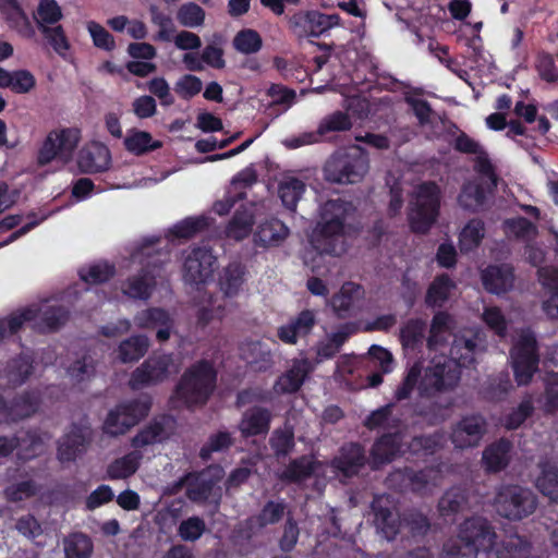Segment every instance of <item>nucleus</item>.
<instances>
[{
	"mask_svg": "<svg viewBox=\"0 0 558 558\" xmlns=\"http://www.w3.org/2000/svg\"><path fill=\"white\" fill-rule=\"evenodd\" d=\"M355 208L341 198L329 199L320 207L319 220L310 236L312 246L319 254L338 255V241L344 233L348 218Z\"/></svg>",
	"mask_w": 558,
	"mask_h": 558,
	"instance_id": "1",
	"label": "nucleus"
},
{
	"mask_svg": "<svg viewBox=\"0 0 558 558\" xmlns=\"http://www.w3.org/2000/svg\"><path fill=\"white\" fill-rule=\"evenodd\" d=\"M496 539L495 529L486 518H469L460 525L458 537L444 544L441 558H476L480 550L490 551Z\"/></svg>",
	"mask_w": 558,
	"mask_h": 558,
	"instance_id": "2",
	"label": "nucleus"
},
{
	"mask_svg": "<svg viewBox=\"0 0 558 558\" xmlns=\"http://www.w3.org/2000/svg\"><path fill=\"white\" fill-rule=\"evenodd\" d=\"M217 377L218 373L211 361H196L180 377L174 395L187 409L203 407L216 389Z\"/></svg>",
	"mask_w": 558,
	"mask_h": 558,
	"instance_id": "3",
	"label": "nucleus"
},
{
	"mask_svg": "<svg viewBox=\"0 0 558 558\" xmlns=\"http://www.w3.org/2000/svg\"><path fill=\"white\" fill-rule=\"evenodd\" d=\"M160 241L159 238L144 239L136 250V254L146 256L142 263V268L137 275L128 279L124 293L132 299L148 300L157 284V278L163 272L166 260L161 258V253L155 251V245Z\"/></svg>",
	"mask_w": 558,
	"mask_h": 558,
	"instance_id": "4",
	"label": "nucleus"
},
{
	"mask_svg": "<svg viewBox=\"0 0 558 558\" xmlns=\"http://www.w3.org/2000/svg\"><path fill=\"white\" fill-rule=\"evenodd\" d=\"M369 170V159L360 146H352L331 155L324 167L325 179L338 184H354Z\"/></svg>",
	"mask_w": 558,
	"mask_h": 558,
	"instance_id": "5",
	"label": "nucleus"
},
{
	"mask_svg": "<svg viewBox=\"0 0 558 558\" xmlns=\"http://www.w3.org/2000/svg\"><path fill=\"white\" fill-rule=\"evenodd\" d=\"M151 405L153 400L148 395L118 403L107 413L101 425L102 433L110 437L125 435L148 416Z\"/></svg>",
	"mask_w": 558,
	"mask_h": 558,
	"instance_id": "6",
	"label": "nucleus"
},
{
	"mask_svg": "<svg viewBox=\"0 0 558 558\" xmlns=\"http://www.w3.org/2000/svg\"><path fill=\"white\" fill-rule=\"evenodd\" d=\"M440 199L441 191L437 183L427 181L416 187L409 213L413 232L424 234L429 231L439 215Z\"/></svg>",
	"mask_w": 558,
	"mask_h": 558,
	"instance_id": "7",
	"label": "nucleus"
},
{
	"mask_svg": "<svg viewBox=\"0 0 558 558\" xmlns=\"http://www.w3.org/2000/svg\"><path fill=\"white\" fill-rule=\"evenodd\" d=\"M536 495L526 487L508 484L496 493L494 507L496 512L510 521H521L530 517L537 507Z\"/></svg>",
	"mask_w": 558,
	"mask_h": 558,
	"instance_id": "8",
	"label": "nucleus"
},
{
	"mask_svg": "<svg viewBox=\"0 0 558 558\" xmlns=\"http://www.w3.org/2000/svg\"><path fill=\"white\" fill-rule=\"evenodd\" d=\"M461 379V372L452 362H437L425 368L418 384V395L422 399H432L437 395L456 389Z\"/></svg>",
	"mask_w": 558,
	"mask_h": 558,
	"instance_id": "9",
	"label": "nucleus"
},
{
	"mask_svg": "<svg viewBox=\"0 0 558 558\" xmlns=\"http://www.w3.org/2000/svg\"><path fill=\"white\" fill-rule=\"evenodd\" d=\"M511 366L514 379L519 386L531 383L538 369L539 354L535 336L532 332H523L510 351Z\"/></svg>",
	"mask_w": 558,
	"mask_h": 558,
	"instance_id": "10",
	"label": "nucleus"
},
{
	"mask_svg": "<svg viewBox=\"0 0 558 558\" xmlns=\"http://www.w3.org/2000/svg\"><path fill=\"white\" fill-rule=\"evenodd\" d=\"M290 32L299 39L319 37L330 28L340 25L338 14H325L318 10H299L287 16Z\"/></svg>",
	"mask_w": 558,
	"mask_h": 558,
	"instance_id": "11",
	"label": "nucleus"
},
{
	"mask_svg": "<svg viewBox=\"0 0 558 558\" xmlns=\"http://www.w3.org/2000/svg\"><path fill=\"white\" fill-rule=\"evenodd\" d=\"M80 140L81 131L76 128L49 132L38 150V165L46 166L57 158L68 159L77 147Z\"/></svg>",
	"mask_w": 558,
	"mask_h": 558,
	"instance_id": "12",
	"label": "nucleus"
},
{
	"mask_svg": "<svg viewBox=\"0 0 558 558\" xmlns=\"http://www.w3.org/2000/svg\"><path fill=\"white\" fill-rule=\"evenodd\" d=\"M173 366L172 354L160 353L148 356L130 377V387L137 390L166 380Z\"/></svg>",
	"mask_w": 558,
	"mask_h": 558,
	"instance_id": "13",
	"label": "nucleus"
},
{
	"mask_svg": "<svg viewBox=\"0 0 558 558\" xmlns=\"http://www.w3.org/2000/svg\"><path fill=\"white\" fill-rule=\"evenodd\" d=\"M487 432V421L480 413L461 416L450 427L449 439L457 449H469L480 446Z\"/></svg>",
	"mask_w": 558,
	"mask_h": 558,
	"instance_id": "14",
	"label": "nucleus"
},
{
	"mask_svg": "<svg viewBox=\"0 0 558 558\" xmlns=\"http://www.w3.org/2000/svg\"><path fill=\"white\" fill-rule=\"evenodd\" d=\"M217 257L206 246L193 247L183 263V279L191 286H199L211 279Z\"/></svg>",
	"mask_w": 558,
	"mask_h": 558,
	"instance_id": "15",
	"label": "nucleus"
},
{
	"mask_svg": "<svg viewBox=\"0 0 558 558\" xmlns=\"http://www.w3.org/2000/svg\"><path fill=\"white\" fill-rule=\"evenodd\" d=\"M371 509L374 514V525L378 533L391 542L402 533V513L391 502L389 497H374Z\"/></svg>",
	"mask_w": 558,
	"mask_h": 558,
	"instance_id": "16",
	"label": "nucleus"
},
{
	"mask_svg": "<svg viewBox=\"0 0 558 558\" xmlns=\"http://www.w3.org/2000/svg\"><path fill=\"white\" fill-rule=\"evenodd\" d=\"M90 442V427L72 423L70 429L57 442V458L61 463L74 462L86 453Z\"/></svg>",
	"mask_w": 558,
	"mask_h": 558,
	"instance_id": "17",
	"label": "nucleus"
},
{
	"mask_svg": "<svg viewBox=\"0 0 558 558\" xmlns=\"http://www.w3.org/2000/svg\"><path fill=\"white\" fill-rule=\"evenodd\" d=\"M440 471L435 466H425L415 470L411 466H404L392 472L388 480L391 483H398L401 489H409L414 494L424 495L430 486H436L440 480Z\"/></svg>",
	"mask_w": 558,
	"mask_h": 558,
	"instance_id": "18",
	"label": "nucleus"
},
{
	"mask_svg": "<svg viewBox=\"0 0 558 558\" xmlns=\"http://www.w3.org/2000/svg\"><path fill=\"white\" fill-rule=\"evenodd\" d=\"M403 453V433L400 429L384 433L372 445L369 451L372 466L378 469Z\"/></svg>",
	"mask_w": 558,
	"mask_h": 558,
	"instance_id": "19",
	"label": "nucleus"
},
{
	"mask_svg": "<svg viewBox=\"0 0 558 558\" xmlns=\"http://www.w3.org/2000/svg\"><path fill=\"white\" fill-rule=\"evenodd\" d=\"M514 279V268L507 263L492 264L481 271L484 289L496 295L509 292L513 288Z\"/></svg>",
	"mask_w": 558,
	"mask_h": 558,
	"instance_id": "20",
	"label": "nucleus"
},
{
	"mask_svg": "<svg viewBox=\"0 0 558 558\" xmlns=\"http://www.w3.org/2000/svg\"><path fill=\"white\" fill-rule=\"evenodd\" d=\"M110 165V150L105 144L99 142L86 144L77 156V167L83 173H101L107 171Z\"/></svg>",
	"mask_w": 558,
	"mask_h": 558,
	"instance_id": "21",
	"label": "nucleus"
},
{
	"mask_svg": "<svg viewBox=\"0 0 558 558\" xmlns=\"http://www.w3.org/2000/svg\"><path fill=\"white\" fill-rule=\"evenodd\" d=\"M316 323L315 312L303 310L278 328L277 337L286 344H296L299 339L306 338L312 333Z\"/></svg>",
	"mask_w": 558,
	"mask_h": 558,
	"instance_id": "22",
	"label": "nucleus"
},
{
	"mask_svg": "<svg viewBox=\"0 0 558 558\" xmlns=\"http://www.w3.org/2000/svg\"><path fill=\"white\" fill-rule=\"evenodd\" d=\"M311 372L312 365L307 359L293 360L292 365L275 381V392L281 395L298 392Z\"/></svg>",
	"mask_w": 558,
	"mask_h": 558,
	"instance_id": "23",
	"label": "nucleus"
},
{
	"mask_svg": "<svg viewBox=\"0 0 558 558\" xmlns=\"http://www.w3.org/2000/svg\"><path fill=\"white\" fill-rule=\"evenodd\" d=\"M366 464L365 449L360 442H349L341 447L339 457L332 461L333 468L345 477L357 475Z\"/></svg>",
	"mask_w": 558,
	"mask_h": 558,
	"instance_id": "24",
	"label": "nucleus"
},
{
	"mask_svg": "<svg viewBox=\"0 0 558 558\" xmlns=\"http://www.w3.org/2000/svg\"><path fill=\"white\" fill-rule=\"evenodd\" d=\"M41 403V392L38 389H27L15 395L7 402L4 414L13 421H20L34 415Z\"/></svg>",
	"mask_w": 558,
	"mask_h": 558,
	"instance_id": "25",
	"label": "nucleus"
},
{
	"mask_svg": "<svg viewBox=\"0 0 558 558\" xmlns=\"http://www.w3.org/2000/svg\"><path fill=\"white\" fill-rule=\"evenodd\" d=\"M271 418V412L267 408L253 407L243 413L239 430L243 438L267 435Z\"/></svg>",
	"mask_w": 558,
	"mask_h": 558,
	"instance_id": "26",
	"label": "nucleus"
},
{
	"mask_svg": "<svg viewBox=\"0 0 558 558\" xmlns=\"http://www.w3.org/2000/svg\"><path fill=\"white\" fill-rule=\"evenodd\" d=\"M0 12L9 24L21 37L34 38L35 28L17 0H0Z\"/></svg>",
	"mask_w": 558,
	"mask_h": 558,
	"instance_id": "27",
	"label": "nucleus"
},
{
	"mask_svg": "<svg viewBox=\"0 0 558 558\" xmlns=\"http://www.w3.org/2000/svg\"><path fill=\"white\" fill-rule=\"evenodd\" d=\"M453 405L454 399L451 397L441 400L426 399L415 404L414 414L421 417L427 425L436 426L449 417Z\"/></svg>",
	"mask_w": 558,
	"mask_h": 558,
	"instance_id": "28",
	"label": "nucleus"
},
{
	"mask_svg": "<svg viewBox=\"0 0 558 558\" xmlns=\"http://www.w3.org/2000/svg\"><path fill=\"white\" fill-rule=\"evenodd\" d=\"M488 193V185L485 186L482 180H469L461 186L458 204L466 211L478 213L485 206Z\"/></svg>",
	"mask_w": 558,
	"mask_h": 558,
	"instance_id": "29",
	"label": "nucleus"
},
{
	"mask_svg": "<svg viewBox=\"0 0 558 558\" xmlns=\"http://www.w3.org/2000/svg\"><path fill=\"white\" fill-rule=\"evenodd\" d=\"M290 230L278 218H270L262 222L255 232V242L263 247L278 246L289 235Z\"/></svg>",
	"mask_w": 558,
	"mask_h": 558,
	"instance_id": "30",
	"label": "nucleus"
},
{
	"mask_svg": "<svg viewBox=\"0 0 558 558\" xmlns=\"http://www.w3.org/2000/svg\"><path fill=\"white\" fill-rule=\"evenodd\" d=\"M512 444L507 438H500L488 445L483 452V463L488 472L497 473L505 470L510 461Z\"/></svg>",
	"mask_w": 558,
	"mask_h": 558,
	"instance_id": "31",
	"label": "nucleus"
},
{
	"mask_svg": "<svg viewBox=\"0 0 558 558\" xmlns=\"http://www.w3.org/2000/svg\"><path fill=\"white\" fill-rule=\"evenodd\" d=\"M246 267L241 262L229 263L219 276V288L225 296L232 298L239 294L245 282Z\"/></svg>",
	"mask_w": 558,
	"mask_h": 558,
	"instance_id": "32",
	"label": "nucleus"
},
{
	"mask_svg": "<svg viewBox=\"0 0 558 558\" xmlns=\"http://www.w3.org/2000/svg\"><path fill=\"white\" fill-rule=\"evenodd\" d=\"M319 463L312 456H301L292 459L280 475V478L288 483H301L311 478L316 472Z\"/></svg>",
	"mask_w": 558,
	"mask_h": 558,
	"instance_id": "33",
	"label": "nucleus"
},
{
	"mask_svg": "<svg viewBox=\"0 0 558 558\" xmlns=\"http://www.w3.org/2000/svg\"><path fill=\"white\" fill-rule=\"evenodd\" d=\"M34 372V360L28 354L21 353L7 362L4 377L13 387L22 386Z\"/></svg>",
	"mask_w": 558,
	"mask_h": 558,
	"instance_id": "34",
	"label": "nucleus"
},
{
	"mask_svg": "<svg viewBox=\"0 0 558 558\" xmlns=\"http://www.w3.org/2000/svg\"><path fill=\"white\" fill-rule=\"evenodd\" d=\"M123 145L126 151L134 156H143L162 147V142L154 140L147 131L131 129L124 137Z\"/></svg>",
	"mask_w": 558,
	"mask_h": 558,
	"instance_id": "35",
	"label": "nucleus"
},
{
	"mask_svg": "<svg viewBox=\"0 0 558 558\" xmlns=\"http://www.w3.org/2000/svg\"><path fill=\"white\" fill-rule=\"evenodd\" d=\"M452 325L453 318L448 312L439 311L435 313L430 323L429 335L426 339L427 349L435 351L438 347L445 345Z\"/></svg>",
	"mask_w": 558,
	"mask_h": 558,
	"instance_id": "36",
	"label": "nucleus"
},
{
	"mask_svg": "<svg viewBox=\"0 0 558 558\" xmlns=\"http://www.w3.org/2000/svg\"><path fill=\"white\" fill-rule=\"evenodd\" d=\"M143 453L133 450L121 458L114 459L107 466V476L109 480H125L134 475L141 465Z\"/></svg>",
	"mask_w": 558,
	"mask_h": 558,
	"instance_id": "37",
	"label": "nucleus"
},
{
	"mask_svg": "<svg viewBox=\"0 0 558 558\" xmlns=\"http://www.w3.org/2000/svg\"><path fill=\"white\" fill-rule=\"evenodd\" d=\"M395 402H389L372 411L363 422V425L369 429H385L388 432L399 429L401 420L392 415Z\"/></svg>",
	"mask_w": 558,
	"mask_h": 558,
	"instance_id": "38",
	"label": "nucleus"
},
{
	"mask_svg": "<svg viewBox=\"0 0 558 558\" xmlns=\"http://www.w3.org/2000/svg\"><path fill=\"white\" fill-rule=\"evenodd\" d=\"M39 313L37 306H28L0 319V342L8 336L16 335L25 323L37 319Z\"/></svg>",
	"mask_w": 558,
	"mask_h": 558,
	"instance_id": "39",
	"label": "nucleus"
},
{
	"mask_svg": "<svg viewBox=\"0 0 558 558\" xmlns=\"http://www.w3.org/2000/svg\"><path fill=\"white\" fill-rule=\"evenodd\" d=\"M456 288V282L448 274H441L435 277L429 284L425 302L427 306H442L448 301L450 292Z\"/></svg>",
	"mask_w": 558,
	"mask_h": 558,
	"instance_id": "40",
	"label": "nucleus"
},
{
	"mask_svg": "<svg viewBox=\"0 0 558 558\" xmlns=\"http://www.w3.org/2000/svg\"><path fill=\"white\" fill-rule=\"evenodd\" d=\"M305 190L306 185L302 180L290 177L279 183L278 195L287 209L295 211Z\"/></svg>",
	"mask_w": 558,
	"mask_h": 558,
	"instance_id": "41",
	"label": "nucleus"
},
{
	"mask_svg": "<svg viewBox=\"0 0 558 558\" xmlns=\"http://www.w3.org/2000/svg\"><path fill=\"white\" fill-rule=\"evenodd\" d=\"M361 289L360 284L349 281L343 283L340 291L331 298V306L339 318L349 316Z\"/></svg>",
	"mask_w": 558,
	"mask_h": 558,
	"instance_id": "42",
	"label": "nucleus"
},
{
	"mask_svg": "<svg viewBox=\"0 0 558 558\" xmlns=\"http://www.w3.org/2000/svg\"><path fill=\"white\" fill-rule=\"evenodd\" d=\"M426 323L422 318H410L400 329V341L407 349L417 350L425 339Z\"/></svg>",
	"mask_w": 558,
	"mask_h": 558,
	"instance_id": "43",
	"label": "nucleus"
},
{
	"mask_svg": "<svg viewBox=\"0 0 558 558\" xmlns=\"http://www.w3.org/2000/svg\"><path fill=\"white\" fill-rule=\"evenodd\" d=\"M531 543L518 534L506 537L497 548V558H531Z\"/></svg>",
	"mask_w": 558,
	"mask_h": 558,
	"instance_id": "44",
	"label": "nucleus"
},
{
	"mask_svg": "<svg viewBox=\"0 0 558 558\" xmlns=\"http://www.w3.org/2000/svg\"><path fill=\"white\" fill-rule=\"evenodd\" d=\"M148 345L149 342L146 336H132L120 343L118 356L123 363L138 361L147 352Z\"/></svg>",
	"mask_w": 558,
	"mask_h": 558,
	"instance_id": "45",
	"label": "nucleus"
},
{
	"mask_svg": "<svg viewBox=\"0 0 558 558\" xmlns=\"http://www.w3.org/2000/svg\"><path fill=\"white\" fill-rule=\"evenodd\" d=\"M254 219L247 210L236 209L225 229L226 236L235 241L245 239L252 231Z\"/></svg>",
	"mask_w": 558,
	"mask_h": 558,
	"instance_id": "46",
	"label": "nucleus"
},
{
	"mask_svg": "<svg viewBox=\"0 0 558 558\" xmlns=\"http://www.w3.org/2000/svg\"><path fill=\"white\" fill-rule=\"evenodd\" d=\"M402 531L407 532L408 537H424L430 529V522L427 515L415 509L402 512Z\"/></svg>",
	"mask_w": 558,
	"mask_h": 558,
	"instance_id": "47",
	"label": "nucleus"
},
{
	"mask_svg": "<svg viewBox=\"0 0 558 558\" xmlns=\"http://www.w3.org/2000/svg\"><path fill=\"white\" fill-rule=\"evenodd\" d=\"M165 423L155 418L138 430V433L132 438L131 445L133 448L138 449L161 442L165 439Z\"/></svg>",
	"mask_w": 558,
	"mask_h": 558,
	"instance_id": "48",
	"label": "nucleus"
},
{
	"mask_svg": "<svg viewBox=\"0 0 558 558\" xmlns=\"http://www.w3.org/2000/svg\"><path fill=\"white\" fill-rule=\"evenodd\" d=\"M484 222L481 219H471L460 232V250L470 252L478 247L484 238Z\"/></svg>",
	"mask_w": 558,
	"mask_h": 558,
	"instance_id": "49",
	"label": "nucleus"
},
{
	"mask_svg": "<svg viewBox=\"0 0 558 558\" xmlns=\"http://www.w3.org/2000/svg\"><path fill=\"white\" fill-rule=\"evenodd\" d=\"M232 45L242 54H254L262 49L263 38L257 31L243 28L235 34Z\"/></svg>",
	"mask_w": 558,
	"mask_h": 558,
	"instance_id": "50",
	"label": "nucleus"
},
{
	"mask_svg": "<svg viewBox=\"0 0 558 558\" xmlns=\"http://www.w3.org/2000/svg\"><path fill=\"white\" fill-rule=\"evenodd\" d=\"M468 497L463 490L453 487L444 493L438 501V511L441 517L459 513L466 505Z\"/></svg>",
	"mask_w": 558,
	"mask_h": 558,
	"instance_id": "51",
	"label": "nucleus"
},
{
	"mask_svg": "<svg viewBox=\"0 0 558 558\" xmlns=\"http://www.w3.org/2000/svg\"><path fill=\"white\" fill-rule=\"evenodd\" d=\"M93 542L84 533H73L64 542L65 558H90L93 554Z\"/></svg>",
	"mask_w": 558,
	"mask_h": 558,
	"instance_id": "52",
	"label": "nucleus"
},
{
	"mask_svg": "<svg viewBox=\"0 0 558 558\" xmlns=\"http://www.w3.org/2000/svg\"><path fill=\"white\" fill-rule=\"evenodd\" d=\"M536 487L544 496L558 504V466L549 463L543 465Z\"/></svg>",
	"mask_w": 558,
	"mask_h": 558,
	"instance_id": "53",
	"label": "nucleus"
},
{
	"mask_svg": "<svg viewBox=\"0 0 558 558\" xmlns=\"http://www.w3.org/2000/svg\"><path fill=\"white\" fill-rule=\"evenodd\" d=\"M62 17V10L54 0L41 1L34 14V20L38 31L43 26L48 27L57 25Z\"/></svg>",
	"mask_w": 558,
	"mask_h": 558,
	"instance_id": "54",
	"label": "nucleus"
},
{
	"mask_svg": "<svg viewBox=\"0 0 558 558\" xmlns=\"http://www.w3.org/2000/svg\"><path fill=\"white\" fill-rule=\"evenodd\" d=\"M116 275L114 265L108 263H97L88 268H81L78 276L81 280L88 284H99L109 281Z\"/></svg>",
	"mask_w": 558,
	"mask_h": 558,
	"instance_id": "55",
	"label": "nucleus"
},
{
	"mask_svg": "<svg viewBox=\"0 0 558 558\" xmlns=\"http://www.w3.org/2000/svg\"><path fill=\"white\" fill-rule=\"evenodd\" d=\"M171 318L170 314L160 307H149L138 312L134 316V324L142 329H155L165 325Z\"/></svg>",
	"mask_w": 558,
	"mask_h": 558,
	"instance_id": "56",
	"label": "nucleus"
},
{
	"mask_svg": "<svg viewBox=\"0 0 558 558\" xmlns=\"http://www.w3.org/2000/svg\"><path fill=\"white\" fill-rule=\"evenodd\" d=\"M440 442L437 435L414 436L408 444L407 450L414 457H429L436 453Z\"/></svg>",
	"mask_w": 558,
	"mask_h": 558,
	"instance_id": "57",
	"label": "nucleus"
},
{
	"mask_svg": "<svg viewBox=\"0 0 558 558\" xmlns=\"http://www.w3.org/2000/svg\"><path fill=\"white\" fill-rule=\"evenodd\" d=\"M205 17V10L195 2L183 3L177 12V20L184 27L202 26Z\"/></svg>",
	"mask_w": 558,
	"mask_h": 558,
	"instance_id": "58",
	"label": "nucleus"
},
{
	"mask_svg": "<svg viewBox=\"0 0 558 558\" xmlns=\"http://www.w3.org/2000/svg\"><path fill=\"white\" fill-rule=\"evenodd\" d=\"M422 368L418 363H414L407 372L401 384L395 390L393 398L396 401L410 399L412 392L421 381Z\"/></svg>",
	"mask_w": 558,
	"mask_h": 558,
	"instance_id": "59",
	"label": "nucleus"
},
{
	"mask_svg": "<svg viewBox=\"0 0 558 558\" xmlns=\"http://www.w3.org/2000/svg\"><path fill=\"white\" fill-rule=\"evenodd\" d=\"M209 226L205 217H189L174 225L170 232L177 239H191Z\"/></svg>",
	"mask_w": 558,
	"mask_h": 558,
	"instance_id": "60",
	"label": "nucleus"
},
{
	"mask_svg": "<svg viewBox=\"0 0 558 558\" xmlns=\"http://www.w3.org/2000/svg\"><path fill=\"white\" fill-rule=\"evenodd\" d=\"M352 128V121L348 113L335 111L325 117L317 128V134L324 136L330 132L348 131Z\"/></svg>",
	"mask_w": 558,
	"mask_h": 558,
	"instance_id": "61",
	"label": "nucleus"
},
{
	"mask_svg": "<svg viewBox=\"0 0 558 558\" xmlns=\"http://www.w3.org/2000/svg\"><path fill=\"white\" fill-rule=\"evenodd\" d=\"M206 531L205 520L197 515L182 520L178 526V535L184 542H196Z\"/></svg>",
	"mask_w": 558,
	"mask_h": 558,
	"instance_id": "62",
	"label": "nucleus"
},
{
	"mask_svg": "<svg viewBox=\"0 0 558 558\" xmlns=\"http://www.w3.org/2000/svg\"><path fill=\"white\" fill-rule=\"evenodd\" d=\"M233 445V438L229 432H218L209 436L206 444L199 450V458L203 461L211 459L214 452L229 449Z\"/></svg>",
	"mask_w": 558,
	"mask_h": 558,
	"instance_id": "63",
	"label": "nucleus"
},
{
	"mask_svg": "<svg viewBox=\"0 0 558 558\" xmlns=\"http://www.w3.org/2000/svg\"><path fill=\"white\" fill-rule=\"evenodd\" d=\"M70 318V312L66 307L62 305H50L47 306L41 315L40 322L44 325V328L48 331H56Z\"/></svg>",
	"mask_w": 558,
	"mask_h": 558,
	"instance_id": "64",
	"label": "nucleus"
}]
</instances>
